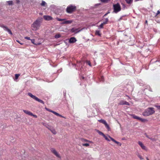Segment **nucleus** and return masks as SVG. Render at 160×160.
I'll return each instance as SVG.
<instances>
[{
  "mask_svg": "<svg viewBox=\"0 0 160 160\" xmlns=\"http://www.w3.org/2000/svg\"><path fill=\"white\" fill-rule=\"evenodd\" d=\"M42 21V18H38L32 24L31 28L32 30L36 31L39 29L41 23Z\"/></svg>",
  "mask_w": 160,
  "mask_h": 160,
  "instance_id": "obj_1",
  "label": "nucleus"
},
{
  "mask_svg": "<svg viewBox=\"0 0 160 160\" xmlns=\"http://www.w3.org/2000/svg\"><path fill=\"white\" fill-rule=\"evenodd\" d=\"M155 112L154 109L152 108H149L147 109L142 113V115L144 116H148L152 114Z\"/></svg>",
  "mask_w": 160,
  "mask_h": 160,
  "instance_id": "obj_2",
  "label": "nucleus"
},
{
  "mask_svg": "<svg viewBox=\"0 0 160 160\" xmlns=\"http://www.w3.org/2000/svg\"><path fill=\"white\" fill-rule=\"evenodd\" d=\"M76 10V7L75 5H70L66 8V12L68 13H72Z\"/></svg>",
  "mask_w": 160,
  "mask_h": 160,
  "instance_id": "obj_3",
  "label": "nucleus"
},
{
  "mask_svg": "<svg viewBox=\"0 0 160 160\" xmlns=\"http://www.w3.org/2000/svg\"><path fill=\"white\" fill-rule=\"evenodd\" d=\"M28 95L30 97L35 100L37 101L40 103H42L43 104H44V102L42 100L39 99L38 97H36V96L33 95L31 93H28Z\"/></svg>",
  "mask_w": 160,
  "mask_h": 160,
  "instance_id": "obj_4",
  "label": "nucleus"
},
{
  "mask_svg": "<svg viewBox=\"0 0 160 160\" xmlns=\"http://www.w3.org/2000/svg\"><path fill=\"white\" fill-rule=\"evenodd\" d=\"M114 12L117 13L121 10V6L119 3H117L113 5Z\"/></svg>",
  "mask_w": 160,
  "mask_h": 160,
  "instance_id": "obj_5",
  "label": "nucleus"
},
{
  "mask_svg": "<svg viewBox=\"0 0 160 160\" xmlns=\"http://www.w3.org/2000/svg\"><path fill=\"white\" fill-rule=\"evenodd\" d=\"M50 150L51 152L54 155H55L58 158H61L60 155L58 153V152L54 148H51Z\"/></svg>",
  "mask_w": 160,
  "mask_h": 160,
  "instance_id": "obj_6",
  "label": "nucleus"
},
{
  "mask_svg": "<svg viewBox=\"0 0 160 160\" xmlns=\"http://www.w3.org/2000/svg\"><path fill=\"white\" fill-rule=\"evenodd\" d=\"M101 123H102L103 124H104L105 126V127L106 128L108 129V131L110 130V128L109 125L108 124L107 122L106 121L104 120L103 119H101Z\"/></svg>",
  "mask_w": 160,
  "mask_h": 160,
  "instance_id": "obj_7",
  "label": "nucleus"
},
{
  "mask_svg": "<svg viewBox=\"0 0 160 160\" xmlns=\"http://www.w3.org/2000/svg\"><path fill=\"white\" fill-rule=\"evenodd\" d=\"M43 18L46 21H50L52 20L53 19L52 18L51 16L49 15H44L43 16Z\"/></svg>",
  "mask_w": 160,
  "mask_h": 160,
  "instance_id": "obj_8",
  "label": "nucleus"
},
{
  "mask_svg": "<svg viewBox=\"0 0 160 160\" xmlns=\"http://www.w3.org/2000/svg\"><path fill=\"white\" fill-rule=\"evenodd\" d=\"M132 116L133 118L135 119L139 120L142 122H144L145 120V119H144L142 118L139 117L136 115H132Z\"/></svg>",
  "mask_w": 160,
  "mask_h": 160,
  "instance_id": "obj_9",
  "label": "nucleus"
},
{
  "mask_svg": "<svg viewBox=\"0 0 160 160\" xmlns=\"http://www.w3.org/2000/svg\"><path fill=\"white\" fill-rule=\"evenodd\" d=\"M77 40L76 38L74 37H72L70 38L69 40V42L70 43H72L75 42Z\"/></svg>",
  "mask_w": 160,
  "mask_h": 160,
  "instance_id": "obj_10",
  "label": "nucleus"
},
{
  "mask_svg": "<svg viewBox=\"0 0 160 160\" xmlns=\"http://www.w3.org/2000/svg\"><path fill=\"white\" fill-rule=\"evenodd\" d=\"M108 137L110 138L111 139V140L113 142L115 143H116L117 144L119 145L120 146H121V144L120 142L116 141V140H115V139H114L113 138H111L110 136H108Z\"/></svg>",
  "mask_w": 160,
  "mask_h": 160,
  "instance_id": "obj_11",
  "label": "nucleus"
},
{
  "mask_svg": "<svg viewBox=\"0 0 160 160\" xmlns=\"http://www.w3.org/2000/svg\"><path fill=\"white\" fill-rule=\"evenodd\" d=\"M101 135H102V136L104 137V138H105V139L108 141H110V140L108 138H110L108 136H106L102 132H101Z\"/></svg>",
  "mask_w": 160,
  "mask_h": 160,
  "instance_id": "obj_12",
  "label": "nucleus"
},
{
  "mask_svg": "<svg viewBox=\"0 0 160 160\" xmlns=\"http://www.w3.org/2000/svg\"><path fill=\"white\" fill-rule=\"evenodd\" d=\"M138 143L139 145L144 150L146 149V148L145 146L144 145L142 144V143L140 141H139L138 142Z\"/></svg>",
  "mask_w": 160,
  "mask_h": 160,
  "instance_id": "obj_13",
  "label": "nucleus"
},
{
  "mask_svg": "<svg viewBox=\"0 0 160 160\" xmlns=\"http://www.w3.org/2000/svg\"><path fill=\"white\" fill-rule=\"evenodd\" d=\"M78 28H72L71 30V31L73 32L77 33L80 31Z\"/></svg>",
  "mask_w": 160,
  "mask_h": 160,
  "instance_id": "obj_14",
  "label": "nucleus"
},
{
  "mask_svg": "<svg viewBox=\"0 0 160 160\" xmlns=\"http://www.w3.org/2000/svg\"><path fill=\"white\" fill-rule=\"evenodd\" d=\"M23 111L25 113L31 116L32 115V113L28 111L24 110Z\"/></svg>",
  "mask_w": 160,
  "mask_h": 160,
  "instance_id": "obj_15",
  "label": "nucleus"
},
{
  "mask_svg": "<svg viewBox=\"0 0 160 160\" xmlns=\"http://www.w3.org/2000/svg\"><path fill=\"white\" fill-rule=\"evenodd\" d=\"M108 19L107 18H105V22H103L101 24V25H100L101 28H102L103 26V25L106 24L107 23V22H108Z\"/></svg>",
  "mask_w": 160,
  "mask_h": 160,
  "instance_id": "obj_16",
  "label": "nucleus"
},
{
  "mask_svg": "<svg viewBox=\"0 0 160 160\" xmlns=\"http://www.w3.org/2000/svg\"><path fill=\"white\" fill-rule=\"evenodd\" d=\"M52 112L57 116L64 118V117L63 116H62V115L60 114H59L57 113V112H56L55 111Z\"/></svg>",
  "mask_w": 160,
  "mask_h": 160,
  "instance_id": "obj_17",
  "label": "nucleus"
},
{
  "mask_svg": "<svg viewBox=\"0 0 160 160\" xmlns=\"http://www.w3.org/2000/svg\"><path fill=\"white\" fill-rule=\"evenodd\" d=\"M48 128L52 132L53 134H54V135L56 134L57 132H56V130H55V129H50V128Z\"/></svg>",
  "mask_w": 160,
  "mask_h": 160,
  "instance_id": "obj_18",
  "label": "nucleus"
},
{
  "mask_svg": "<svg viewBox=\"0 0 160 160\" xmlns=\"http://www.w3.org/2000/svg\"><path fill=\"white\" fill-rule=\"evenodd\" d=\"M72 22V21L70 20H67L65 21L64 22H63L62 23L63 24H69V23H71Z\"/></svg>",
  "mask_w": 160,
  "mask_h": 160,
  "instance_id": "obj_19",
  "label": "nucleus"
},
{
  "mask_svg": "<svg viewBox=\"0 0 160 160\" xmlns=\"http://www.w3.org/2000/svg\"><path fill=\"white\" fill-rule=\"evenodd\" d=\"M0 27L3 28L5 30L8 27H7L4 26L3 24H0Z\"/></svg>",
  "mask_w": 160,
  "mask_h": 160,
  "instance_id": "obj_20",
  "label": "nucleus"
},
{
  "mask_svg": "<svg viewBox=\"0 0 160 160\" xmlns=\"http://www.w3.org/2000/svg\"><path fill=\"white\" fill-rule=\"evenodd\" d=\"M5 30L8 32L9 33V34H11V35H12V33L11 31L9 29H8V27Z\"/></svg>",
  "mask_w": 160,
  "mask_h": 160,
  "instance_id": "obj_21",
  "label": "nucleus"
},
{
  "mask_svg": "<svg viewBox=\"0 0 160 160\" xmlns=\"http://www.w3.org/2000/svg\"><path fill=\"white\" fill-rule=\"evenodd\" d=\"M124 102H125V101L123 100H121L120 101L118 104V105H123L124 104Z\"/></svg>",
  "mask_w": 160,
  "mask_h": 160,
  "instance_id": "obj_22",
  "label": "nucleus"
},
{
  "mask_svg": "<svg viewBox=\"0 0 160 160\" xmlns=\"http://www.w3.org/2000/svg\"><path fill=\"white\" fill-rule=\"evenodd\" d=\"M46 4V2L43 1H42V2L41 4V5L42 6H45Z\"/></svg>",
  "mask_w": 160,
  "mask_h": 160,
  "instance_id": "obj_23",
  "label": "nucleus"
},
{
  "mask_svg": "<svg viewBox=\"0 0 160 160\" xmlns=\"http://www.w3.org/2000/svg\"><path fill=\"white\" fill-rule=\"evenodd\" d=\"M110 0H101V2L104 3H107L110 1Z\"/></svg>",
  "mask_w": 160,
  "mask_h": 160,
  "instance_id": "obj_24",
  "label": "nucleus"
},
{
  "mask_svg": "<svg viewBox=\"0 0 160 160\" xmlns=\"http://www.w3.org/2000/svg\"><path fill=\"white\" fill-rule=\"evenodd\" d=\"M56 19L59 21H64L65 20V19H61L58 18H57Z\"/></svg>",
  "mask_w": 160,
  "mask_h": 160,
  "instance_id": "obj_25",
  "label": "nucleus"
},
{
  "mask_svg": "<svg viewBox=\"0 0 160 160\" xmlns=\"http://www.w3.org/2000/svg\"><path fill=\"white\" fill-rule=\"evenodd\" d=\"M7 2L9 5H12L13 4V2L12 1H8Z\"/></svg>",
  "mask_w": 160,
  "mask_h": 160,
  "instance_id": "obj_26",
  "label": "nucleus"
},
{
  "mask_svg": "<svg viewBox=\"0 0 160 160\" xmlns=\"http://www.w3.org/2000/svg\"><path fill=\"white\" fill-rule=\"evenodd\" d=\"M20 76V74H15V79H18V77Z\"/></svg>",
  "mask_w": 160,
  "mask_h": 160,
  "instance_id": "obj_27",
  "label": "nucleus"
},
{
  "mask_svg": "<svg viewBox=\"0 0 160 160\" xmlns=\"http://www.w3.org/2000/svg\"><path fill=\"white\" fill-rule=\"evenodd\" d=\"M61 35L59 34H57L55 36V38H60Z\"/></svg>",
  "mask_w": 160,
  "mask_h": 160,
  "instance_id": "obj_28",
  "label": "nucleus"
},
{
  "mask_svg": "<svg viewBox=\"0 0 160 160\" xmlns=\"http://www.w3.org/2000/svg\"><path fill=\"white\" fill-rule=\"evenodd\" d=\"M86 63L87 64H88L90 66H91V63L89 61H87L86 62Z\"/></svg>",
  "mask_w": 160,
  "mask_h": 160,
  "instance_id": "obj_29",
  "label": "nucleus"
},
{
  "mask_svg": "<svg viewBox=\"0 0 160 160\" xmlns=\"http://www.w3.org/2000/svg\"><path fill=\"white\" fill-rule=\"evenodd\" d=\"M125 1L128 4H130L132 1V0H125Z\"/></svg>",
  "mask_w": 160,
  "mask_h": 160,
  "instance_id": "obj_30",
  "label": "nucleus"
},
{
  "mask_svg": "<svg viewBox=\"0 0 160 160\" xmlns=\"http://www.w3.org/2000/svg\"><path fill=\"white\" fill-rule=\"evenodd\" d=\"M82 145L83 146L88 147L89 145V144L88 143H83V144H82Z\"/></svg>",
  "mask_w": 160,
  "mask_h": 160,
  "instance_id": "obj_31",
  "label": "nucleus"
},
{
  "mask_svg": "<svg viewBox=\"0 0 160 160\" xmlns=\"http://www.w3.org/2000/svg\"><path fill=\"white\" fill-rule=\"evenodd\" d=\"M96 35H98V36H100V32L99 31H97L95 32Z\"/></svg>",
  "mask_w": 160,
  "mask_h": 160,
  "instance_id": "obj_32",
  "label": "nucleus"
},
{
  "mask_svg": "<svg viewBox=\"0 0 160 160\" xmlns=\"http://www.w3.org/2000/svg\"><path fill=\"white\" fill-rule=\"evenodd\" d=\"M137 156L141 160H143V158L141 156L139 155V154H137Z\"/></svg>",
  "mask_w": 160,
  "mask_h": 160,
  "instance_id": "obj_33",
  "label": "nucleus"
},
{
  "mask_svg": "<svg viewBox=\"0 0 160 160\" xmlns=\"http://www.w3.org/2000/svg\"><path fill=\"white\" fill-rule=\"evenodd\" d=\"M81 140L82 142H89V141L84 139L82 138L81 139Z\"/></svg>",
  "mask_w": 160,
  "mask_h": 160,
  "instance_id": "obj_34",
  "label": "nucleus"
},
{
  "mask_svg": "<svg viewBox=\"0 0 160 160\" xmlns=\"http://www.w3.org/2000/svg\"><path fill=\"white\" fill-rule=\"evenodd\" d=\"M124 105H130L129 103L128 102H127L126 101H125V102H124Z\"/></svg>",
  "mask_w": 160,
  "mask_h": 160,
  "instance_id": "obj_35",
  "label": "nucleus"
},
{
  "mask_svg": "<svg viewBox=\"0 0 160 160\" xmlns=\"http://www.w3.org/2000/svg\"><path fill=\"white\" fill-rule=\"evenodd\" d=\"M149 139L153 141H156V139L154 138H149Z\"/></svg>",
  "mask_w": 160,
  "mask_h": 160,
  "instance_id": "obj_36",
  "label": "nucleus"
},
{
  "mask_svg": "<svg viewBox=\"0 0 160 160\" xmlns=\"http://www.w3.org/2000/svg\"><path fill=\"white\" fill-rule=\"evenodd\" d=\"M46 109L48 110V111H49V112H54V111H52V110H51L50 109H48L47 108H46Z\"/></svg>",
  "mask_w": 160,
  "mask_h": 160,
  "instance_id": "obj_37",
  "label": "nucleus"
},
{
  "mask_svg": "<svg viewBox=\"0 0 160 160\" xmlns=\"http://www.w3.org/2000/svg\"><path fill=\"white\" fill-rule=\"evenodd\" d=\"M25 38L26 39H27V40H31L30 38L29 37H25Z\"/></svg>",
  "mask_w": 160,
  "mask_h": 160,
  "instance_id": "obj_38",
  "label": "nucleus"
},
{
  "mask_svg": "<svg viewBox=\"0 0 160 160\" xmlns=\"http://www.w3.org/2000/svg\"><path fill=\"white\" fill-rule=\"evenodd\" d=\"M31 116H33L35 118H37V115H34L33 113H32V115H31Z\"/></svg>",
  "mask_w": 160,
  "mask_h": 160,
  "instance_id": "obj_39",
  "label": "nucleus"
},
{
  "mask_svg": "<svg viewBox=\"0 0 160 160\" xmlns=\"http://www.w3.org/2000/svg\"><path fill=\"white\" fill-rule=\"evenodd\" d=\"M159 14H160V11L159 10H158L157 13L156 14V16Z\"/></svg>",
  "mask_w": 160,
  "mask_h": 160,
  "instance_id": "obj_40",
  "label": "nucleus"
},
{
  "mask_svg": "<svg viewBox=\"0 0 160 160\" xmlns=\"http://www.w3.org/2000/svg\"><path fill=\"white\" fill-rule=\"evenodd\" d=\"M30 40L32 43H34V42H35V40L34 39H32Z\"/></svg>",
  "mask_w": 160,
  "mask_h": 160,
  "instance_id": "obj_41",
  "label": "nucleus"
},
{
  "mask_svg": "<svg viewBox=\"0 0 160 160\" xmlns=\"http://www.w3.org/2000/svg\"><path fill=\"white\" fill-rule=\"evenodd\" d=\"M100 80H101V81H104V79H103V77H101V79H100Z\"/></svg>",
  "mask_w": 160,
  "mask_h": 160,
  "instance_id": "obj_42",
  "label": "nucleus"
},
{
  "mask_svg": "<svg viewBox=\"0 0 160 160\" xmlns=\"http://www.w3.org/2000/svg\"><path fill=\"white\" fill-rule=\"evenodd\" d=\"M16 41H17V42H18L20 44H21V45H22L23 44V43L20 42L18 40H17Z\"/></svg>",
  "mask_w": 160,
  "mask_h": 160,
  "instance_id": "obj_43",
  "label": "nucleus"
},
{
  "mask_svg": "<svg viewBox=\"0 0 160 160\" xmlns=\"http://www.w3.org/2000/svg\"><path fill=\"white\" fill-rule=\"evenodd\" d=\"M145 136L146 137H147V138H148L149 139V138H150L149 137L148 135L146 133H145Z\"/></svg>",
  "mask_w": 160,
  "mask_h": 160,
  "instance_id": "obj_44",
  "label": "nucleus"
},
{
  "mask_svg": "<svg viewBox=\"0 0 160 160\" xmlns=\"http://www.w3.org/2000/svg\"><path fill=\"white\" fill-rule=\"evenodd\" d=\"M156 107L158 109H160V106H156Z\"/></svg>",
  "mask_w": 160,
  "mask_h": 160,
  "instance_id": "obj_45",
  "label": "nucleus"
},
{
  "mask_svg": "<svg viewBox=\"0 0 160 160\" xmlns=\"http://www.w3.org/2000/svg\"><path fill=\"white\" fill-rule=\"evenodd\" d=\"M98 133L100 134V131H99V130H98Z\"/></svg>",
  "mask_w": 160,
  "mask_h": 160,
  "instance_id": "obj_46",
  "label": "nucleus"
},
{
  "mask_svg": "<svg viewBox=\"0 0 160 160\" xmlns=\"http://www.w3.org/2000/svg\"><path fill=\"white\" fill-rule=\"evenodd\" d=\"M145 23H148V21H147V20H146V21H145Z\"/></svg>",
  "mask_w": 160,
  "mask_h": 160,
  "instance_id": "obj_47",
  "label": "nucleus"
},
{
  "mask_svg": "<svg viewBox=\"0 0 160 160\" xmlns=\"http://www.w3.org/2000/svg\"><path fill=\"white\" fill-rule=\"evenodd\" d=\"M146 159H147V160H149V159L148 158H147V157L146 158Z\"/></svg>",
  "mask_w": 160,
  "mask_h": 160,
  "instance_id": "obj_48",
  "label": "nucleus"
},
{
  "mask_svg": "<svg viewBox=\"0 0 160 160\" xmlns=\"http://www.w3.org/2000/svg\"><path fill=\"white\" fill-rule=\"evenodd\" d=\"M107 14H108V13H106V14L104 15V16H105L106 15H107Z\"/></svg>",
  "mask_w": 160,
  "mask_h": 160,
  "instance_id": "obj_49",
  "label": "nucleus"
},
{
  "mask_svg": "<svg viewBox=\"0 0 160 160\" xmlns=\"http://www.w3.org/2000/svg\"><path fill=\"white\" fill-rule=\"evenodd\" d=\"M98 121L99 122H100V120H98Z\"/></svg>",
  "mask_w": 160,
  "mask_h": 160,
  "instance_id": "obj_50",
  "label": "nucleus"
}]
</instances>
